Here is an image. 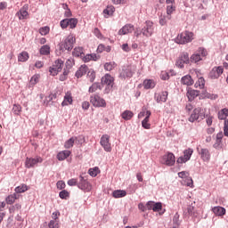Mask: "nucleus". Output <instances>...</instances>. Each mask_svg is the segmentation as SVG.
<instances>
[{
  "label": "nucleus",
  "mask_w": 228,
  "mask_h": 228,
  "mask_svg": "<svg viewBox=\"0 0 228 228\" xmlns=\"http://www.w3.org/2000/svg\"><path fill=\"white\" fill-rule=\"evenodd\" d=\"M101 174V170L99 169V167H94V168H90L89 169V175L92 177H97V175Z\"/></svg>",
  "instance_id": "45"
},
{
  "label": "nucleus",
  "mask_w": 228,
  "mask_h": 228,
  "mask_svg": "<svg viewBox=\"0 0 228 228\" xmlns=\"http://www.w3.org/2000/svg\"><path fill=\"white\" fill-rule=\"evenodd\" d=\"M142 33L143 37L149 38L151 35H154V22L151 20H146L144 26L142 28Z\"/></svg>",
  "instance_id": "6"
},
{
  "label": "nucleus",
  "mask_w": 228,
  "mask_h": 228,
  "mask_svg": "<svg viewBox=\"0 0 228 228\" xmlns=\"http://www.w3.org/2000/svg\"><path fill=\"white\" fill-rule=\"evenodd\" d=\"M206 56H208V51L200 47L191 56L190 61H191V63H199V61H201V60L206 58Z\"/></svg>",
  "instance_id": "5"
},
{
  "label": "nucleus",
  "mask_w": 228,
  "mask_h": 228,
  "mask_svg": "<svg viewBox=\"0 0 228 228\" xmlns=\"http://www.w3.org/2000/svg\"><path fill=\"white\" fill-rule=\"evenodd\" d=\"M126 195H127V192L122 190H117L112 192L114 199H122V197H126Z\"/></svg>",
  "instance_id": "35"
},
{
  "label": "nucleus",
  "mask_w": 228,
  "mask_h": 228,
  "mask_svg": "<svg viewBox=\"0 0 228 228\" xmlns=\"http://www.w3.org/2000/svg\"><path fill=\"white\" fill-rule=\"evenodd\" d=\"M94 34L95 35V37H97V38H99L100 40H102L103 37L102 34L101 33V30H99V28H94Z\"/></svg>",
  "instance_id": "60"
},
{
  "label": "nucleus",
  "mask_w": 228,
  "mask_h": 228,
  "mask_svg": "<svg viewBox=\"0 0 228 228\" xmlns=\"http://www.w3.org/2000/svg\"><path fill=\"white\" fill-rule=\"evenodd\" d=\"M134 31V26L131 24H126L118 30V35H129V33H132Z\"/></svg>",
  "instance_id": "22"
},
{
  "label": "nucleus",
  "mask_w": 228,
  "mask_h": 228,
  "mask_svg": "<svg viewBox=\"0 0 228 228\" xmlns=\"http://www.w3.org/2000/svg\"><path fill=\"white\" fill-rule=\"evenodd\" d=\"M154 201H148L146 204V208L147 209L151 210V209H154Z\"/></svg>",
  "instance_id": "64"
},
{
  "label": "nucleus",
  "mask_w": 228,
  "mask_h": 228,
  "mask_svg": "<svg viewBox=\"0 0 228 228\" xmlns=\"http://www.w3.org/2000/svg\"><path fill=\"white\" fill-rule=\"evenodd\" d=\"M86 72H88V66H86V64H83L79 67V69L76 72L75 76H76V77H77V79H79V77H83V76H85V74H86Z\"/></svg>",
  "instance_id": "25"
},
{
  "label": "nucleus",
  "mask_w": 228,
  "mask_h": 228,
  "mask_svg": "<svg viewBox=\"0 0 228 228\" xmlns=\"http://www.w3.org/2000/svg\"><path fill=\"white\" fill-rule=\"evenodd\" d=\"M73 102H74V100L72 99V93L67 92L65 94L64 100L61 102V106H69V105L72 104Z\"/></svg>",
  "instance_id": "26"
},
{
  "label": "nucleus",
  "mask_w": 228,
  "mask_h": 228,
  "mask_svg": "<svg viewBox=\"0 0 228 228\" xmlns=\"http://www.w3.org/2000/svg\"><path fill=\"white\" fill-rule=\"evenodd\" d=\"M29 190V187L25 184V183H22L19 186H17L15 189H14V191L15 193H25V191H28Z\"/></svg>",
  "instance_id": "34"
},
{
  "label": "nucleus",
  "mask_w": 228,
  "mask_h": 228,
  "mask_svg": "<svg viewBox=\"0 0 228 228\" xmlns=\"http://www.w3.org/2000/svg\"><path fill=\"white\" fill-rule=\"evenodd\" d=\"M49 228H60V220H51L48 224Z\"/></svg>",
  "instance_id": "47"
},
{
  "label": "nucleus",
  "mask_w": 228,
  "mask_h": 228,
  "mask_svg": "<svg viewBox=\"0 0 228 228\" xmlns=\"http://www.w3.org/2000/svg\"><path fill=\"white\" fill-rule=\"evenodd\" d=\"M183 184L185 186H189L190 188H193V179H191V177H187L185 178V180L183 181Z\"/></svg>",
  "instance_id": "48"
},
{
  "label": "nucleus",
  "mask_w": 228,
  "mask_h": 228,
  "mask_svg": "<svg viewBox=\"0 0 228 228\" xmlns=\"http://www.w3.org/2000/svg\"><path fill=\"white\" fill-rule=\"evenodd\" d=\"M44 159L40 156H37L36 158H27L25 160L26 168H33L37 163H42Z\"/></svg>",
  "instance_id": "13"
},
{
  "label": "nucleus",
  "mask_w": 228,
  "mask_h": 228,
  "mask_svg": "<svg viewBox=\"0 0 228 228\" xmlns=\"http://www.w3.org/2000/svg\"><path fill=\"white\" fill-rule=\"evenodd\" d=\"M170 76L167 71H162L160 74V78L163 79V81H167V79H169Z\"/></svg>",
  "instance_id": "62"
},
{
  "label": "nucleus",
  "mask_w": 228,
  "mask_h": 228,
  "mask_svg": "<svg viewBox=\"0 0 228 228\" xmlns=\"http://www.w3.org/2000/svg\"><path fill=\"white\" fill-rule=\"evenodd\" d=\"M194 83L193 78L190 75H185L181 78V84L185 86H192Z\"/></svg>",
  "instance_id": "24"
},
{
  "label": "nucleus",
  "mask_w": 228,
  "mask_h": 228,
  "mask_svg": "<svg viewBox=\"0 0 228 228\" xmlns=\"http://www.w3.org/2000/svg\"><path fill=\"white\" fill-rule=\"evenodd\" d=\"M133 117H134V113H133V111H131V110H125L121 114V118H123V120H131V118H133Z\"/></svg>",
  "instance_id": "36"
},
{
  "label": "nucleus",
  "mask_w": 228,
  "mask_h": 228,
  "mask_svg": "<svg viewBox=\"0 0 228 228\" xmlns=\"http://www.w3.org/2000/svg\"><path fill=\"white\" fill-rule=\"evenodd\" d=\"M38 81H40V75H34L30 78V85L35 86L37 83H38Z\"/></svg>",
  "instance_id": "50"
},
{
  "label": "nucleus",
  "mask_w": 228,
  "mask_h": 228,
  "mask_svg": "<svg viewBox=\"0 0 228 228\" xmlns=\"http://www.w3.org/2000/svg\"><path fill=\"white\" fill-rule=\"evenodd\" d=\"M222 138H224V133L219 132L216 134V143L214 144L215 149H218L222 143Z\"/></svg>",
  "instance_id": "40"
},
{
  "label": "nucleus",
  "mask_w": 228,
  "mask_h": 228,
  "mask_svg": "<svg viewBox=\"0 0 228 228\" xmlns=\"http://www.w3.org/2000/svg\"><path fill=\"white\" fill-rule=\"evenodd\" d=\"M206 86V79L200 77L198 78V81L195 84V86Z\"/></svg>",
  "instance_id": "52"
},
{
  "label": "nucleus",
  "mask_w": 228,
  "mask_h": 228,
  "mask_svg": "<svg viewBox=\"0 0 228 228\" xmlns=\"http://www.w3.org/2000/svg\"><path fill=\"white\" fill-rule=\"evenodd\" d=\"M99 58L100 57L95 53L86 54L83 57V61H85V63H88V61H97Z\"/></svg>",
  "instance_id": "29"
},
{
  "label": "nucleus",
  "mask_w": 228,
  "mask_h": 228,
  "mask_svg": "<svg viewBox=\"0 0 228 228\" xmlns=\"http://www.w3.org/2000/svg\"><path fill=\"white\" fill-rule=\"evenodd\" d=\"M21 112L22 107L19 104H14L12 107V113H14V115H20Z\"/></svg>",
  "instance_id": "44"
},
{
  "label": "nucleus",
  "mask_w": 228,
  "mask_h": 228,
  "mask_svg": "<svg viewBox=\"0 0 228 228\" xmlns=\"http://www.w3.org/2000/svg\"><path fill=\"white\" fill-rule=\"evenodd\" d=\"M211 211L214 213V215H216V216H225V213H227L225 208L221 206L212 208Z\"/></svg>",
  "instance_id": "23"
},
{
  "label": "nucleus",
  "mask_w": 228,
  "mask_h": 228,
  "mask_svg": "<svg viewBox=\"0 0 228 228\" xmlns=\"http://www.w3.org/2000/svg\"><path fill=\"white\" fill-rule=\"evenodd\" d=\"M75 63L76 62H75L74 59H72V58L68 59L66 61V68L68 69V70L72 69V67H74Z\"/></svg>",
  "instance_id": "49"
},
{
  "label": "nucleus",
  "mask_w": 228,
  "mask_h": 228,
  "mask_svg": "<svg viewBox=\"0 0 228 228\" xmlns=\"http://www.w3.org/2000/svg\"><path fill=\"white\" fill-rule=\"evenodd\" d=\"M77 186L79 190L84 191H90L92 190V185L83 176H80V182L77 183Z\"/></svg>",
  "instance_id": "17"
},
{
  "label": "nucleus",
  "mask_w": 228,
  "mask_h": 228,
  "mask_svg": "<svg viewBox=\"0 0 228 228\" xmlns=\"http://www.w3.org/2000/svg\"><path fill=\"white\" fill-rule=\"evenodd\" d=\"M49 31H50L49 27H43V28H39V33H40V35H42V36L48 35V34H49Z\"/></svg>",
  "instance_id": "53"
},
{
  "label": "nucleus",
  "mask_w": 228,
  "mask_h": 228,
  "mask_svg": "<svg viewBox=\"0 0 228 228\" xmlns=\"http://www.w3.org/2000/svg\"><path fill=\"white\" fill-rule=\"evenodd\" d=\"M133 70H134L133 66H125L120 72V77H133Z\"/></svg>",
  "instance_id": "21"
},
{
  "label": "nucleus",
  "mask_w": 228,
  "mask_h": 228,
  "mask_svg": "<svg viewBox=\"0 0 228 228\" xmlns=\"http://www.w3.org/2000/svg\"><path fill=\"white\" fill-rule=\"evenodd\" d=\"M188 63H190V54L184 52L180 54L175 65L178 67V69H184V64L188 65Z\"/></svg>",
  "instance_id": "8"
},
{
  "label": "nucleus",
  "mask_w": 228,
  "mask_h": 228,
  "mask_svg": "<svg viewBox=\"0 0 228 228\" xmlns=\"http://www.w3.org/2000/svg\"><path fill=\"white\" fill-rule=\"evenodd\" d=\"M100 144L103 147L106 152H111V142H110V135L103 134L101 137Z\"/></svg>",
  "instance_id": "14"
},
{
  "label": "nucleus",
  "mask_w": 228,
  "mask_h": 228,
  "mask_svg": "<svg viewBox=\"0 0 228 228\" xmlns=\"http://www.w3.org/2000/svg\"><path fill=\"white\" fill-rule=\"evenodd\" d=\"M167 4V15H163L159 19L160 26H167V22L171 20L172 14L175 11V0H166Z\"/></svg>",
  "instance_id": "2"
},
{
  "label": "nucleus",
  "mask_w": 228,
  "mask_h": 228,
  "mask_svg": "<svg viewBox=\"0 0 228 228\" xmlns=\"http://www.w3.org/2000/svg\"><path fill=\"white\" fill-rule=\"evenodd\" d=\"M69 69H64L63 74L60 76V81H65V79H67V77H69Z\"/></svg>",
  "instance_id": "58"
},
{
  "label": "nucleus",
  "mask_w": 228,
  "mask_h": 228,
  "mask_svg": "<svg viewBox=\"0 0 228 228\" xmlns=\"http://www.w3.org/2000/svg\"><path fill=\"white\" fill-rule=\"evenodd\" d=\"M60 25L62 29H66V28H69V19H64L61 20Z\"/></svg>",
  "instance_id": "54"
},
{
  "label": "nucleus",
  "mask_w": 228,
  "mask_h": 228,
  "mask_svg": "<svg viewBox=\"0 0 228 228\" xmlns=\"http://www.w3.org/2000/svg\"><path fill=\"white\" fill-rule=\"evenodd\" d=\"M115 67H117V63L115 62H106L104 64V69L105 70H107V72H111V70H113V69H115Z\"/></svg>",
  "instance_id": "41"
},
{
  "label": "nucleus",
  "mask_w": 228,
  "mask_h": 228,
  "mask_svg": "<svg viewBox=\"0 0 228 228\" xmlns=\"http://www.w3.org/2000/svg\"><path fill=\"white\" fill-rule=\"evenodd\" d=\"M40 54H43L44 56L51 54V46H49V45H43L40 48Z\"/></svg>",
  "instance_id": "39"
},
{
  "label": "nucleus",
  "mask_w": 228,
  "mask_h": 228,
  "mask_svg": "<svg viewBox=\"0 0 228 228\" xmlns=\"http://www.w3.org/2000/svg\"><path fill=\"white\" fill-rule=\"evenodd\" d=\"M28 10H29V7L28 6V4H25L16 13V16L19 18L20 20H24L28 19V17L29 16V12H28Z\"/></svg>",
  "instance_id": "16"
},
{
  "label": "nucleus",
  "mask_w": 228,
  "mask_h": 228,
  "mask_svg": "<svg viewBox=\"0 0 228 228\" xmlns=\"http://www.w3.org/2000/svg\"><path fill=\"white\" fill-rule=\"evenodd\" d=\"M162 208H163V205H161V203H159V202L155 203L153 205V210L152 211H155V212L161 211Z\"/></svg>",
  "instance_id": "59"
},
{
  "label": "nucleus",
  "mask_w": 228,
  "mask_h": 228,
  "mask_svg": "<svg viewBox=\"0 0 228 228\" xmlns=\"http://www.w3.org/2000/svg\"><path fill=\"white\" fill-rule=\"evenodd\" d=\"M71 152L70 151H60L58 154H57V159L59 161H65V159H67V158H69V156H70Z\"/></svg>",
  "instance_id": "27"
},
{
  "label": "nucleus",
  "mask_w": 228,
  "mask_h": 228,
  "mask_svg": "<svg viewBox=\"0 0 228 228\" xmlns=\"http://www.w3.org/2000/svg\"><path fill=\"white\" fill-rule=\"evenodd\" d=\"M222 74H224V68L222 66H218L212 69L209 76L211 79H218Z\"/></svg>",
  "instance_id": "18"
},
{
  "label": "nucleus",
  "mask_w": 228,
  "mask_h": 228,
  "mask_svg": "<svg viewBox=\"0 0 228 228\" xmlns=\"http://www.w3.org/2000/svg\"><path fill=\"white\" fill-rule=\"evenodd\" d=\"M74 44H76V37L74 35H69L64 42L61 43V49L71 51V49L74 47Z\"/></svg>",
  "instance_id": "7"
},
{
  "label": "nucleus",
  "mask_w": 228,
  "mask_h": 228,
  "mask_svg": "<svg viewBox=\"0 0 228 228\" xmlns=\"http://www.w3.org/2000/svg\"><path fill=\"white\" fill-rule=\"evenodd\" d=\"M77 140V137H71L68 141H66L64 143L65 149H72V147H74V143Z\"/></svg>",
  "instance_id": "37"
},
{
  "label": "nucleus",
  "mask_w": 228,
  "mask_h": 228,
  "mask_svg": "<svg viewBox=\"0 0 228 228\" xmlns=\"http://www.w3.org/2000/svg\"><path fill=\"white\" fill-rule=\"evenodd\" d=\"M178 176L181 179H188V177H190V173L186 172V171H182L178 173Z\"/></svg>",
  "instance_id": "55"
},
{
  "label": "nucleus",
  "mask_w": 228,
  "mask_h": 228,
  "mask_svg": "<svg viewBox=\"0 0 228 228\" xmlns=\"http://www.w3.org/2000/svg\"><path fill=\"white\" fill-rule=\"evenodd\" d=\"M184 215H189L190 216H195V202H191L184 211Z\"/></svg>",
  "instance_id": "30"
},
{
  "label": "nucleus",
  "mask_w": 228,
  "mask_h": 228,
  "mask_svg": "<svg viewBox=\"0 0 228 228\" xmlns=\"http://www.w3.org/2000/svg\"><path fill=\"white\" fill-rule=\"evenodd\" d=\"M228 109L224 108L218 111L217 118L219 120H224V134L228 137Z\"/></svg>",
  "instance_id": "4"
},
{
  "label": "nucleus",
  "mask_w": 228,
  "mask_h": 228,
  "mask_svg": "<svg viewBox=\"0 0 228 228\" xmlns=\"http://www.w3.org/2000/svg\"><path fill=\"white\" fill-rule=\"evenodd\" d=\"M142 126L144 129H151V123H149V119L144 118L142 122Z\"/></svg>",
  "instance_id": "56"
},
{
  "label": "nucleus",
  "mask_w": 228,
  "mask_h": 228,
  "mask_svg": "<svg viewBox=\"0 0 228 228\" xmlns=\"http://www.w3.org/2000/svg\"><path fill=\"white\" fill-rule=\"evenodd\" d=\"M69 186H77V179L72 178L68 181Z\"/></svg>",
  "instance_id": "61"
},
{
  "label": "nucleus",
  "mask_w": 228,
  "mask_h": 228,
  "mask_svg": "<svg viewBox=\"0 0 228 228\" xmlns=\"http://www.w3.org/2000/svg\"><path fill=\"white\" fill-rule=\"evenodd\" d=\"M102 85L106 86H113V85H115V77L110 74H105V76L102 77Z\"/></svg>",
  "instance_id": "20"
},
{
  "label": "nucleus",
  "mask_w": 228,
  "mask_h": 228,
  "mask_svg": "<svg viewBox=\"0 0 228 228\" xmlns=\"http://www.w3.org/2000/svg\"><path fill=\"white\" fill-rule=\"evenodd\" d=\"M90 102L94 108H106V100L97 94L91 96Z\"/></svg>",
  "instance_id": "10"
},
{
  "label": "nucleus",
  "mask_w": 228,
  "mask_h": 228,
  "mask_svg": "<svg viewBox=\"0 0 228 228\" xmlns=\"http://www.w3.org/2000/svg\"><path fill=\"white\" fill-rule=\"evenodd\" d=\"M200 90L201 91L194 90L191 89V87H189L187 89V97L189 101H193V99H195V97H199L200 94H203L205 99H210L211 101H215L218 97V94L208 93V91L204 90V87H200Z\"/></svg>",
  "instance_id": "1"
},
{
  "label": "nucleus",
  "mask_w": 228,
  "mask_h": 228,
  "mask_svg": "<svg viewBox=\"0 0 228 228\" xmlns=\"http://www.w3.org/2000/svg\"><path fill=\"white\" fill-rule=\"evenodd\" d=\"M160 163L167 167H173V165H175V155L172 152H168L161 158Z\"/></svg>",
  "instance_id": "11"
},
{
  "label": "nucleus",
  "mask_w": 228,
  "mask_h": 228,
  "mask_svg": "<svg viewBox=\"0 0 228 228\" xmlns=\"http://www.w3.org/2000/svg\"><path fill=\"white\" fill-rule=\"evenodd\" d=\"M53 99H56V94H50L48 96H46L44 101V104L47 106L49 102H53Z\"/></svg>",
  "instance_id": "43"
},
{
  "label": "nucleus",
  "mask_w": 228,
  "mask_h": 228,
  "mask_svg": "<svg viewBox=\"0 0 228 228\" xmlns=\"http://www.w3.org/2000/svg\"><path fill=\"white\" fill-rule=\"evenodd\" d=\"M157 97V102H167V99L168 97V92H162L161 94H155Z\"/></svg>",
  "instance_id": "33"
},
{
  "label": "nucleus",
  "mask_w": 228,
  "mask_h": 228,
  "mask_svg": "<svg viewBox=\"0 0 228 228\" xmlns=\"http://www.w3.org/2000/svg\"><path fill=\"white\" fill-rule=\"evenodd\" d=\"M113 13H115V7L113 5L107 6V8L103 10V15L106 19L113 15Z\"/></svg>",
  "instance_id": "32"
},
{
  "label": "nucleus",
  "mask_w": 228,
  "mask_h": 228,
  "mask_svg": "<svg viewBox=\"0 0 228 228\" xmlns=\"http://www.w3.org/2000/svg\"><path fill=\"white\" fill-rule=\"evenodd\" d=\"M87 79H89L90 83H94V81H95V71H94V69L88 71Z\"/></svg>",
  "instance_id": "46"
},
{
  "label": "nucleus",
  "mask_w": 228,
  "mask_h": 228,
  "mask_svg": "<svg viewBox=\"0 0 228 228\" xmlns=\"http://www.w3.org/2000/svg\"><path fill=\"white\" fill-rule=\"evenodd\" d=\"M72 55L76 58H83V56H85V50L81 46L75 47L72 52Z\"/></svg>",
  "instance_id": "28"
},
{
  "label": "nucleus",
  "mask_w": 228,
  "mask_h": 228,
  "mask_svg": "<svg viewBox=\"0 0 228 228\" xmlns=\"http://www.w3.org/2000/svg\"><path fill=\"white\" fill-rule=\"evenodd\" d=\"M194 38H195V34H193V32L185 30L176 37L175 42L176 44L184 45L186 44H190L191 42H193Z\"/></svg>",
  "instance_id": "3"
},
{
  "label": "nucleus",
  "mask_w": 228,
  "mask_h": 228,
  "mask_svg": "<svg viewBox=\"0 0 228 228\" xmlns=\"http://www.w3.org/2000/svg\"><path fill=\"white\" fill-rule=\"evenodd\" d=\"M57 188L58 190H63L65 188V182L63 181L57 182Z\"/></svg>",
  "instance_id": "63"
},
{
  "label": "nucleus",
  "mask_w": 228,
  "mask_h": 228,
  "mask_svg": "<svg viewBox=\"0 0 228 228\" xmlns=\"http://www.w3.org/2000/svg\"><path fill=\"white\" fill-rule=\"evenodd\" d=\"M28 60H29V53H28V52H21L19 55H18V61H28Z\"/></svg>",
  "instance_id": "38"
},
{
  "label": "nucleus",
  "mask_w": 228,
  "mask_h": 228,
  "mask_svg": "<svg viewBox=\"0 0 228 228\" xmlns=\"http://www.w3.org/2000/svg\"><path fill=\"white\" fill-rule=\"evenodd\" d=\"M18 199H19V195L14 192L13 194H11L6 197L5 202L6 204H9L10 206H12V204H15V201Z\"/></svg>",
  "instance_id": "31"
},
{
  "label": "nucleus",
  "mask_w": 228,
  "mask_h": 228,
  "mask_svg": "<svg viewBox=\"0 0 228 228\" xmlns=\"http://www.w3.org/2000/svg\"><path fill=\"white\" fill-rule=\"evenodd\" d=\"M68 25L69 26L70 29H74L76 26H77V19L76 18L68 19Z\"/></svg>",
  "instance_id": "42"
},
{
  "label": "nucleus",
  "mask_w": 228,
  "mask_h": 228,
  "mask_svg": "<svg viewBox=\"0 0 228 228\" xmlns=\"http://www.w3.org/2000/svg\"><path fill=\"white\" fill-rule=\"evenodd\" d=\"M63 69V61L58 59L54 61L53 65L50 67L49 72L51 76H58V72H61Z\"/></svg>",
  "instance_id": "9"
},
{
  "label": "nucleus",
  "mask_w": 228,
  "mask_h": 228,
  "mask_svg": "<svg viewBox=\"0 0 228 228\" xmlns=\"http://www.w3.org/2000/svg\"><path fill=\"white\" fill-rule=\"evenodd\" d=\"M69 191H65V190H63V191H61L60 193H59V197L61 198V199H69Z\"/></svg>",
  "instance_id": "57"
},
{
  "label": "nucleus",
  "mask_w": 228,
  "mask_h": 228,
  "mask_svg": "<svg viewBox=\"0 0 228 228\" xmlns=\"http://www.w3.org/2000/svg\"><path fill=\"white\" fill-rule=\"evenodd\" d=\"M143 86H156V82L152 79H146L143 81Z\"/></svg>",
  "instance_id": "51"
},
{
  "label": "nucleus",
  "mask_w": 228,
  "mask_h": 228,
  "mask_svg": "<svg viewBox=\"0 0 228 228\" xmlns=\"http://www.w3.org/2000/svg\"><path fill=\"white\" fill-rule=\"evenodd\" d=\"M199 154L202 159L206 163H209V159H211V153L208 148H202L200 150Z\"/></svg>",
  "instance_id": "19"
},
{
  "label": "nucleus",
  "mask_w": 228,
  "mask_h": 228,
  "mask_svg": "<svg viewBox=\"0 0 228 228\" xmlns=\"http://www.w3.org/2000/svg\"><path fill=\"white\" fill-rule=\"evenodd\" d=\"M193 154V149H187L183 151V156L177 159L176 163H179L183 165V163H186L187 161H190L191 159V155Z\"/></svg>",
  "instance_id": "15"
},
{
  "label": "nucleus",
  "mask_w": 228,
  "mask_h": 228,
  "mask_svg": "<svg viewBox=\"0 0 228 228\" xmlns=\"http://www.w3.org/2000/svg\"><path fill=\"white\" fill-rule=\"evenodd\" d=\"M205 118L204 114L202 113V108L198 107L193 110L192 113L191 114L189 118V122H195V120H203Z\"/></svg>",
  "instance_id": "12"
}]
</instances>
